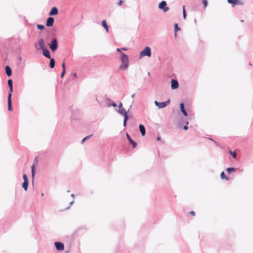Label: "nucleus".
<instances>
[{
    "mask_svg": "<svg viewBox=\"0 0 253 253\" xmlns=\"http://www.w3.org/2000/svg\"><path fill=\"white\" fill-rule=\"evenodd\" d=\"M121 61L122 64L119 67L120 70H126L129 67V60L128 56L123 53L121 52Z\"/></svg>",
    "mask_w": 253,
    "mask_h": 253,
    "instance_id": "nucleus-1",
    "label": "nucleus"
},
{
    "mask_svg": "<svg viewBox=\"0 0 253 253\" xmlns=\"http://www.w3.org/2000/svg\"><path fill=\"white\" fill-rule=\"evenodd\" d=\"M152 55L151 48L149 46H146L141 52L139 54V58L144 56L150 57Z\"/></svg>",
    "mask_w": 253,
    "mask_h": 253,
    "instance_id": "nucleus-2",
    "label": "nucleus"
},
{
    "mask_svg": "<svg viewBox=\"0 0 253 253\" xmlns=\"http://www.w3.org/2000/svg\"><path fill=\"white\" fill-rule=\"evenodd\" d=\"M48 44L52 52H53L55 51L57 49L58 46L57 39L55 38H53L51 40L50 43Z\"/></svg>",
    "mask_w": 253,
    "mask_h": 253,
    "instance_id": "nucleus-3",
    "label": "nucleus"
},
{
    "mask_svg": "<svg viewBox=\"0 0 253 253\" xmlns=\"http://www.w3.org/2000/svg\"><path fill=\"white\" fill-rule=\"evenodd\" d=\"M158 8L163 10L164 12H166L169 10V7L167 6V2L165 0H162L159 3Z\"/></svg>",
    "mask_w": 253,
    "mask_h": 253,
    "instance_id": "nucleus-4",
    "label": "nucleus"
},
{
    "mask_svg": "<svg viewBox=\"0 0 253 253\" xmlns=\"http://www.w3.org/2000/svg\"><path fill=\"white\" fill-rule=\"evenodd\" d=\"M170 102V99H168L166 101L159 102L156 100L155 101V105L158 107L159 109H162L166 107Z\"/></svg>",
    "mask_w": 253,
    "mask_h": 253,
    "instance_id": "nucleus-5",
    "label": "nucleus"
},
{
    "mask_svg": "<svg viewBox=\"0 0 253 253\" xmlns=\"http://www.w3.org/2000/svg\"><path fill=\"white\" fill-rule=\"evenodd\" d=\"M54 245L56 249L58 251H62L64 249V245L63 243L60 242H55Z\"/></svg>",
    "mask_w": 253,
    "mask_h": 253,
    "instance_id": "nucleus-6",
    "label": "nucleus"
},
{
    "mask_svg": "<svg viewBox=\"0 0 253 253\" xmlns=\"http://www.w3.org/2000/svg\"><path fill=\"white\" fill-rule=\"evenodd\" d=\"M131 107V105L129 106V109L127 111H126L124 108L119 109L117 111L119 114L123 115L124 117H125V116L128 117V112Z\"/></svg>",
    "mask_w": 253,
    "mask_h": 253,
    "instance_id": "nucleus-7",
    "label": "nucleus"
},
{
    "mask_svg": "<svg viewBox=\"0 0 253 253\" xmlns=\"http://www.w3.org/2000/svg\"><path fill=\"white\" fill-rule=\"evenodd\" d=\"M171 88L172 89H176L179 87V84L178 81L175 79H171Z\"/></svg>",
    "mask_w": 253,
    "mask_h": 253,
    "instance_id": "nucleus-8",
    "label": "nucleus"
},
{
    "mask_svg": "<svg viewBox=\"0 0 253 253\" xmlns=\"http://www.w3.org/2000/svg\"><path fill=\"white\" fill-rule=\"evenodd\" d=\"M54 22V18L51 16L48 17L46 21V26L50 27L53 26Z\"/></svg>",
    "mask_w": 253,
    "mask_h": 253,
    "instance_id": "nucleus-9",
    "label": "nucleus"
},
{
    "mask_svg": "<svg viewBox=\"0 0 253 253\" xmlns=\"http://www.w3.org/2000/svg\"><path fill=\"white\" fill-rule=\"evenodd\" d=\"M126 136L128 142L132 145V148H136L137 145V143L131 139L130 136L127 133H126Z\"/></svg>",
    "mask_w": 253,
    "mask_h": 253,
    "instance_id": "nucleus-10",
    "label": "nucleus"
},
{
    "mask_svg": "<svg viewBox=\"0 0 253 253\" xmlns=\"http://www.w3.org/2000/svg\"><path fill=\"white\" fill-rule=\"evenodd\" d=\"M42 55L44 57H45L46 58H47L48 59L51 58V57L50 51L47 47L42 49Z\"/></svg>",
    "mask_w": 253,
    "mask_h": 253,
    "instance_id": "nucleus-11",
    "label": "nucleus"
},
{
    "mask_svg": "<svg viewBox=\"0 0 253 253\" xmlns=\"http://www.w3.org/2000/svg\"><path fill=\"white\" fill-rule=\"evenodd\" d=\"M58 14V10L56 7H52L49 13V15L50 16L56 15Z\"/></svg>",
    "mask_w": 253,
    "mask_h": 253,
    "instance_id": "nucleus-12",
    "label": "nucleus"
},
{
    "mask_svg": "<svg viewBox=\"0 0 253 253\" xmlns=\"http://www.w3.org/2000/svg\"><path fill=\"white\" fill-rule=\"evenodd\" d=\"M180 111L182 113V114H183V115L185 116V117H187L188 116V113L185 108V106H184V104L183 103V102H181L180 104Z\"/></svg>",
    "mask_w": 253,
    "mask_h": 253,
    "instance_id": "nucleus-13",
    "label": "nucleus"
},
{
    "mask_svg": "<svg viewBox=\"0 0 253 253\" xmlns=\"http://www.w3.org/2000/svg\"><path fill=\"white\" fill-rule=\"evenodd\" d=\"M39 44L40 48L42 50L44 49L45 48H46V47L45 46L44 40L42 38H41L39 40Z\"/></svg>",
    "mask_w": 253,
    "mask_h": 253,
    "instance_id": "nucleus-14",
    "label": "nucleus"
},
{
    "mask_svg": "<svg viewBox=\"0 0 253 253\" xmlns=\"http://www.w3.org/2000/svg\"><path fill=\"white\" fill-rule=\"evenodd\" d=\"M5 71L6 75L8 77H9L12 75V71H11V68L9 66L6 65L5 67Z\"/></svg>",
    "mask_w": 253,
    "mask_h": 253,
    "instance_id": "nucleus-15",
    "label": "nucleus"
},
{
    "mask_svg": "<svg viewBox=\"0 0 253 253\" xmlns=\"http://www.w3.org/2000/svg\"><path fill=\"white\" fill-rule=\"evenodd\" d=\"M139 129L142 136H144L146 134L145 127L142 124H140L139 126Z\"/></svg>",
    "mask_w": 253,
    "mask_h": 253,
    "instance_id": "nucleus-16",
    "label": "nucleus"
},
{
    "mask_svg": "<svg viewBox=\"0 0 253 253\" xmlns=\"http://www.w3.org/2000/svg\"><path fill=\"white\" fill-rule=\"evenodd\" d=\"M227 2L229 3L232 4L233 6L241 3L240 0H227Z\"/></svg>",
    "mask_w": 253,
    "mask_h": 253,
    "instance_id": "nucleus-17",
    "label": "nucleus"
},
{
    "mask_svg": "<svg viewBox=\"0 0 253 253\" xmlns=\"http://www.w3.org/2000/svg\"><path fill=\"white\" fill-rule=\"evenodd\" d=\"M102 26L104 28L106 31L109 32V26L107 25L105 20H103L101 22Z\"/></svg>",
    "mask_w": 253,
    "mask_h": 253,
    "instance_id": "nucleus-18",
    "label": "nucleus"
},
{
    "mask_svg": "<svg viewBox=\"0 0 253 253\" xmlns=\"http://www.w3.org/2000/svg\"><path fill=\"white\" fill-rule=\"evenodd\" d=\"M50 59L49 62V67L50 68L53 69L55 67V61L54 58L51 57V58H49Z\"/></svg>",
    "mask_w": 253,
    "mask_h": 253,
    "instance_id": "nucleus-19",
    "label": "nucleus"
},
{
    "mask_svg": "<svg viewBox=\"0 0 253 253\" xmlns=\"http://www.w3.org/2000/svg\"><path fill=\"white\" fill-rule=\"evenodd\" d=\"M62 72L61 74V78H63L65 74L66 73V66L65 64L64 63H63L62 64Z\"/></svg>",
    "mask_w": 253,
    "mask_h": 253,
    "instance_id": "nucleus-20",
    "label": "nucleus"
},
{
    "mask_svg": "<svg viewBox=\"0 0 253 253\" xmlns=\"http://www.w3.org/2000/svg\"><path fill=\"white\" fill-rule=\"evenodd\" d=\"M8 110L11 111L13 110L12 100L7 99Z\"/></svg>",
    "mask_w": 253,
    "mask_h": 253,
    "instance_id": "nucleus-21",
    "label": "nucleus"
},
{
    "mask_svg": "<svg viewBox=\"0 0 253 253\" xmlns=\"http://www.w3.org/2000/svg\"><path fill=\"white\" fill-rule=\"evenodd\" d=\"M28 185H29V181H24L22 184V187L24 189V190L25 191H27Z\"/></svg>",
    "mask_w": 253,
    "mask_h": 253,
    "instance_id": "nucleus-22",
    "label": "nucleus"
},
{
    "mask_svg": "<svg viewBox=\"0 0 253 253\" xmlns=\"http://www.w3.org/2000/svg\"><path fill=\"white\" fill-rule=\"evenodd\" d=\"M174 30L175 32V37H176V33L180 30V28L179 27L177 23H175L174 25Z\"/></svg>",
    "mask_w": 253,
    "mask_h": 253,
    "instance_id": "nucleus-23",
    "label": "nucleus"
},
{
    "mask_svg": "<svg viewBox=\"0 0 253 253\" xmlns=\"http://www.w3.org/2000/svg\"><path fill=\"white\" fill-rule=\"evenodd\" d=\"M236 170V169L235 168H227L226 169V171L228 174H230L231 173L234 172Z\"/></svg>",
    "mask_w": 253,
    "mask_h": 253,
    "instance_id": "nucleus-24",
    "label": "nucleus"
},
{
    "mask_svg": "<svg viewBox=\"0 0 253 253\" xmlns=\"http://www.w3.org/2000/svg\"><path fill=\"white\" fill-rule=\"evenodd\" d=\"M220 178L222 179H225V180H228L229 179V177L226 175V174H225V173H224V171H222L221 172V173H220Z\"/></svg>",
    "mask_w": 253,
    "mask_h": 253,
    "instance_id": "nucleus-25",
    "label": "nucleus"
},
{
    "mask_svg": "<svg viewBox=\"0 0 253 253\" xmlns=\"http://www.w3.org/2000/svg\"><path fill=\"white\" fill-rule=\"evenodd\" d=\"M12 92H13V87H9V90L8 91L7 99L11 100Z\"/></svg>",
    "mask_w": 253,
    "mask_h": 253,
    "instance_id": "nucleus-26",
    "label": "nucleus"
},
{
    "mask_svg": "<svg viewBox=\"0 0 253 253\" xmlns=\"http://www.w3.org/2000/svg\"><path fill=\"white\" fill-rule=\"evenodd\" d=\"M92 134L91 135H87L86 136H85V137H84L82 141H81V143L83 144L84 143L85 141H86L87 140L89 139L91 136H92Z\"/></svg>",
    "mask_w": 253,
    "mask_h": 253,
    "instance_id": "nucleus-27",
    "label": "nucleus"
},
{
    "mask_svg": "<svg viewBox=\"0 0 253 253\" xmlns=\"http://www.w3.org/2000/svg\"><path fill=\"white\" fill-rule=\"evenodd\" d=\"M182 12H183V19H185L186 18L187 15H186V12L185 6H183Z\"/></svg>",
    "mask_w": 253,
    "mask_h": 253,
    "instance_id": "nucleus-28",
    "label": "nucleus"
},
{
    "mask_svg": "<svg viewBox=\"0 0 253 253\" xmlns=\"http://www.w3.org/2000/svg\"><path fill=\"white\" fill-rule=\"evenodd\" d=\"M37 27L40 30H43L45 29V26L43 25L37 24Z\"/></svg>",
    "mask_w": 253,
    "mask_h": 253,
    "instance_id": "nucleus-29",
    "label": "nucleus"
},
{
    "mask_svg": "<svg viewBox=\"0 0 253 253\" xmlns=\"http://www.w3.org/2000/svg\"><path fill=\"white\" fill-rule=\"evenodd\" d=\"M113 106V107H115L117 106V104L115 102H113V101L111 102V103H109V102H108L107 103V106L108 107H110V106Z\"/></svg>",
    "mask_w": 253,
    "mask_h": 253,
    "instance_id": "nucleus-30",
    "label": "nucleus"
},
{
    "mask_svg": "<svg viewBox=\"0 0 253 253\" xmlns=\"http://www.w3.org/2000/svg\"><path fill=\"white\" fill-rule=\"evenodd\" d=\"M128 119V117L125 116V117H124V121H123V126L125 127L126 126V123H127Z\"/></svg>",
    "mask_w": 253,
    "mask_h": 253,
    "instance_id": "nucleus-31",
    "label": "nucleus"
},
{
    "mask_svg": "<svg viewBox=\"0 0 253 253\" xmlns=\"http://www.w3.org/2000/svg\"><path fill=\"white\" fill-rule=\"evenodd\" d=\"M7 84H8L9 87H13V82H12V80L9 79L7 81Z\"/></svg>",
    "mask_w": 253,
    "mask_h": 253,
    "instance_id": "nucleus-32",
    "label": "nucleus"
},
{
    "mask_svg": "<svg viewBox=\"0 0 253 253\" xmlns=\"http://www.w3.org/2000/svg\"><path fill=\"white\" fill-rule=\"evenodd\" d=\"M31 169H32V177H33V178L34 177V175H35V172H36V169H35L34 165H33L32 166Z\"/></svg>",
    "mask_w": 253,
    "mask_h": 253,
    "instance_id": "nucleus-33",
    "label": "nucleus"
},
{
    "mask_svg": "<svg viewBox=\"0 0 253 253\" xmlns=\"http://www.w3.org/2000/svg\"><path fill=\"white\" fill-rule=\"evenodd\" d=\"M230 154L232 155L233 158L236 159L237 157L236 153L234 152H232V151L230 150Z\"/></svg>",
    "mask_w": 253,
    "mask_h": 253,
    "instance_id": "nucleus-34",
    "label": "nucleus"
},
{
    "mask_svg": "<svg viewBox=\"0 0 253 253\" xmlns=\"http://www.w3.org/2000/svg\"><path fill=\"white\" fill-rule=\"evenodd\" d=\"M202 3L204 5V8H205L208 4V0H203Z\"/></svg>",
    "mask_w": 253,
    "mask_h": 253,
    "instance_id": "nucleus-35",
    "label": "nucleus"
},
{
    "mask_svg": "<svg viewBox=\"0 0 253 253\" xmlns=\"http://www.w3.org/2000/svg\"><path fill=\"white\" fill-rule=\"evenodd\" d=\"M23 178L24 181H29L28 176L26 174H24L23 175Z\"/></svg>",
    "mask_w": 253,
    "mask_h": 253,
    "instance_id": "nucleus-36",
    "label": "nucleus"
},
{
    "mask_svg": "<svg viewBox=\"0 0 253 253\" xmlns=\"http://www.w3.org/2000/svg\"><path fill=\"white\" fill-rule=\"evenodd\" d=\"M189 124V122L188 121L186 122V125L184 126L183 127V129L187 130L188 129V125Z\"/></svg>",
    "mask_w": 253,
    "mask_h": 253,
    "instance_id": "nucleus-37",
    "label": "nucleus"
},
{
    "mask_svg": "<svg viewBox=\"0 0 253 253\" xmlns=\"http://www.w3.org/2000/svg\"><path fill=\"white\" fill-rule=\"evenodd\" d=\"M124 1L123 0H120L118 2V5L121 6L123 3Z\"/></svg>",
    "mask_w": 253,
    "mask_h": 253,
    "instance_id": "nucleus-38",
    "label": "nucleus"
},
{
    "mask_svg": "<svg viewBox=\"0 0 253 253\" xmlns=\"http://www.w3.org/2000/svg\"><path fill=\"white\" fill-rule=\"evenodd\" d=\"M105 101H106V102H107V104L108 102H109V103H111V99H110V98H106L105 99Z\"/></svg>",
    "mask_w": 253,
    "mask_h": 253,
    "instance_id": "nucleus-39",
    "label": "nucleus"
},
{
    "mask_svg": "<svg viewBox=\"0 0 253 253\" xmlns=\"http://www.w3.org/2000/svg\"><path fill=\"white\" fill-rule=\"evenodd\" d=\"M119 109H121L123 108V103L120 101L119 104Z\"/></svg>",
    "mask_w": 253,
    "mask_h": 253,
    "instance_id": "nucleus-40",
    "label": "nucleus"
},
{
    "mask_svg": "<svg viewBox=\"0 0 253 253\" xmlns=\"http://www.w3.org/2000/svg\"><path fill=\"white\" fill-rule=\"evenodd\" d=\"M116 51H117V52H120V54L121 55V52H122L121 51V48H117V49H116Z\"/></svg>",
    "mask_w": 253,
    "mask_h": 253,
    "instance_id": "nucleus-41",
    "label": "nucleus"
},
{
    "mask_svg": "<svg viewBox=\"0 0 253 253\" xmlns=\"http://www.w3.org/2000/svg\"><path fill=\"white\" fill-rule=\"evenodd\" d=\"M189 213H190L191 215H193V216H194V215H195V212H194V211H191L189 212Z\"/></svg>",
    "mask_w": 253,
    "mask_h": 253,
    "instance_id": "nucleus-42",
    "label": "nucleus"
},
{
    "mask_svg": "<svg viewBox=\"0 0 253 253\" xmlns=\"http://www.w3.org/2000/svg\"><path fill=\"white\" fill-rule=\"evenodd\" d=\"M209 139L211 140L212 141H213L214 142V144H217V142L216 141H215V140H214L213 139L211 138H209Z\"/></svg>",
    "mask_w": 253,
    "mask_h": 253,
    "instance_id": "nucleus-43",
    "label": "nucleus"
},
{
    "mask_svg": "<svg viewBox=\"0 0 253 253\" xmlns=\"http://www.w3.org/2000/svg\"><path fill=\"white\" fill-rule=\"evenodd\" d=\"M161 140V137L160 136H158L157 137V141H160Z\"/></svg>",
    "mask_w": 253,
    "mask_h": 253,
    "instance_id": "nucleus-44",
    "label": "nucleus"
},
{
    "mask_svg": "<svg viewBox=\"0 0 253 253\" xmlns=\"http://www.w3.org/2000/svg\"><path fill=\"white\" fill-rule=\"evenodd\" d=\"M121 50L126 51L127 50V48L126 47H123V48H121Z\"/></svg>",
    "mask_w": 253,
    "mask_h": 253,
    "instance_id": "nucleus-45",
    "label": "nucleus"
},
{
    "mask_svg": "<svg viewBox=\"0 0 253 253\" xmlns=\"http://www.w3.org/2000/svg\"><path fill=\"white\" fill-rule=\"evenodd\" d=\"M73 76L75 77H76L77 76V74L76 73H74L73 74Z\"/></svg>",
    "mask_w": 253,
    "mask_h": 253,
    "instance_id": "nucleus-46",
    "label": "nucleus"
},
{
    "mask_svg": "<svg viewBox=\"0 0 253 253\" xmlns=\"http://www.w3.org/2000/svg\"><path fill=\"white\" fill-rule=\"evenodd\" d=\"M74 201H72V202H71L70 203V206L74 204Z\"/></svg>",
    "mask_w": 253,
    "mask_h": 253,
    "instance_id": "nucleus-47",
    "label": "nucleus"
},
{
    "mask_svg": "<svg viewBox=\"0 0 253 253\" xmlns=\"http://www.w3.org/2000/svg\"><path fill=\"white\" fill-rule=\"evenodd\" d=\"M134 96H135V93L132 94L131 95V98H134Z\"/></svg>",
    "mask_w": 253,
    "mask_h": 253,
    "instance_id": "nucleus-48",
    "label": "nucleus"
},
{
    "mask_svg": "<svg viewBox=\"0 0 253 253\" xmlns=\"http://www.w3.org/2000/svg\"><path fill=\"white\" fill-rule=\"evenodd\" d=\"M71 197L73 198H75V195L74 194H71Z\"/></svg>",
    "mask_w": 253,
    "mask_h": 253,
    "instance_id": "nucleus-49",
    "label": "nucleus"
},
{
    "mask_svg": "<svg viewBox=\"0 0 253 253\" xmlns=\"http://www.w3.org/2000/svg\"><path fill=\"white\" fill-rule=\"evenodd\" d=\"M35 47H37V43L35 44Z\"/></svg>",
    "mask_w": 253,
    "mask_h": 253,
    "instance_id": "nucleus-50",
    "label": "nucleus"
},
{
    "mask_svg": "<svg viewBox=\"0 0 253 253\" xmlns=\"http://www.w3.org/2000/svg\"><path fill=\"white\" fill-rule=\"evenodd\" d=\"M41 195H42V196H44V194L43 193H42Z\"/></svg>",
    "mask_w": 253,
    "mask_h": 253,
    "instance_id": "nucleus-51",
    "label": "nucleus"
},
{
    "mask_svg": "<svg viewBox=\"0 0 253 253\" xmlns=\"http://www.w3.org/2000/svg\"><path fill=\"white\" fill-rule=\"evenodd\" d=\"M70 208V207H67L66 210H68Z\"/></svg>",
    "mask_w": 253,
    "mask_h": 253,
    "instance_id": "nucleus-52",
    "label": "nucleus"
},
{
    "mask_svg": "<svg viewBox=\"0 0 253 253\" xmlns=\"http://www.w3.org/2000/svg\"><path fill=\"white\" fill-rule=\"evenodd\" d=\"M241 22H244V20H241Z\"/></svg>",
    "mask_w": 253,
    "mask_h": 253,
    "instance_id": "nucleus-53",
    "label": "nucleus"
},
{
    "mask_svg": "<svg viewBox=\"0 0 253 253\" xmlns=\"http://www.w3.org/2000/svg\"><path fill=\"white\" fill-rule=\"evenodd\" d=\"M37 157H36L35 159V161H37Z\"/></svg>",
    "mask_w": 253,
    "mask_h": 253,
    "instance_id": "nucleus-54",
    "label": "nucleus"
},
{
    "mask_svg": "<svg viewBox=\"0 0 253 253\" xmlns=\"http://www.w3.org/2000/svg\"><path fill=\"white\" fill-rule=\"evenodd\" d=\"M249 65H250V66H252V64H251V63H249Z\"/></svg>",
    "mask_w": 253,
    "mask_h": 253,
    "instance_id": "nucleus-55",
    "label": "nucleus"
},
{
    "mask_svg": "<svg viewBox=\"0 0 253 253\" xmlns=\"http://www.w3.org/2000/svg\"><path fill=\"white\" fill-rule=\"evenodd\" d=\"M70 192V191L69 190L67 191V192H68V193Z\"/></svg>",
    "mask_w": 253,
    "mask_h": 253,
    "instance_id": "nucleus-56",
    "label": "nucleus"
},
{
    "mask_svg": "<svg viewBox=\"0 0 253 253\" xmlns=\"http://www.w3.org/2000/svg\"><path fill=\"white\" fill-rule=\"evenodd\" d=\"M19 60H21V57H20L19 58Z\"/></svg>",
    "mask_w": 253,
    "mask_h": 253,
    "instance_id": "nucleus-57",
    "label": "nucleus"
},
{
    "mask_svg": "<svg viewBox=\"0 0 253 253\" xmlns=\"http://www.w3.org/2000/svg\"><path fill=\"white\" fill-rule=\"evenodd\" d=\"M194 22H196V19H195Z\"/></svg>",
    "mask_w": 253,
    "mask_h": 253,
    "instance_id": "nucleus-58",
    "label": "nucleus"
}]
</instances>
